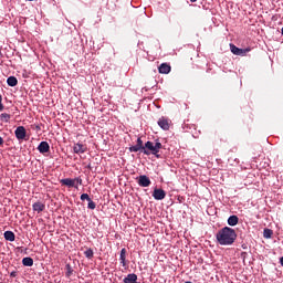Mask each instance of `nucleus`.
Returning <instances> with one entry per match:
<instances>
[{
  "mask_svg": "<svg viewBox=\"0 0 283 283\" xmlns=\"http://www.w3.org/2000/svg\"><path fill=\"white\" fill-rule=\"evenodd\" d=\"M216 238L218 244L221 247H231L238 239V233H235L234 229L224 227L217 232Z\"/></svg>",
  "mask_w": 283,
  "mask_h": 283,
  "instance_id": "1",
  "label": "nucleus"
},
{
  "mask_svg": "<svg viewBox=\"0 0 283 283\" xmlns=\"http://www.w3.org/2000/svg\"><path fill=\"white\" fill-rule=\"evenodd\" d=\"M163 149V144L156 140L154 142H146L144 145V150L142 154L145 156H155L156 158H160V150Z\"/></svg>",
  "mask_w": 283,
  "mask_h": 283,
  "instance_id": "2",
  "label": "nucleus"
},
{
  "mask_svg": "<svg viewBox=\"0 0 283 283\" xmlns=\"http://www.w3.org/2000/svg\"><path fill=\"white\" fill-rule=\"evenodd\" d=\"M60 184L64 187H69L70 189H72V187H74V189H78V186L83 185V179L81 177H76L74 179L64 178L60 180Z\"/></svg>",
  "mask_w": 283,
  "mask_h": 283,
  "instance_id": "3",
  "label": "nucleus"
},
{
  "mask_svg": "<svg viewBox=\"0 0 283 283\" xmlns=\"http://www.w3.org/2000/svg\"><path fill=\"white\" fill-rule=\"evenodd\" d=\"M144 149L145 145H143V138L140 137L137 138V144L135 146H130L128 148V150L134 154H136L137 151H140L143 154Z\"/></svg>",
  "mask_w": 283,
  "mask_h": 283,
  "instance_id": "4",
  "label": "nucleus"
},
{
  "mask_svg": "<svg viewBox=\"0 0 283 283\" xmlns=\"http://www.w3.org/2000/svg\"><path fill=\"white\" fill-rule=\"evenodd\" d=\"M230 50L232 52V54H235V56H244L247 54V52H250V49H240L238 46H235L234 44H230Z\"/></svg>",
  "mask_w": 283,
  "mask_h": 283,
  "instance_id": "5",
  "label": "nucleus"
},
{
  "mask_svg": "<svg viewBox=\"0 0 283 283\" xmlns=\"http://www.w3.org/2000/svg\"><path fill=\"white\" fill-rule=\"evenodd\" d=\"M27 134L28 132L23 126H18L17 129L14 130V135L18 140H25Z\"/></svg>",
  "mask_w": 283,
  "mask_h": 283,
  "instance_id": "6",
  "label": "nucleus"
},
{
  "mask_svg": "<svg viewBox=\"0 0 283 283\" xmlns=\"http://www.w3.org/2000/svg\"><path fill=\"white\" fill-rule=\"evenodd\" d=\"M170 120L167 117H160L157 122L158 126L164 129V132H169Z\"/></svg>",
  "mask_w": 283,
  "mask_h": 283,
  "instance_id": "7",
  "label": "nucleus"
},
{
  "mask_svg": "<svg viewBox=\"0 0 283 283\" xmlns=\"http://www.w3.org/2000/svg\"><path fill=\"white\" fill-rule=\"evenodd\" d=\"M137 182H138L139 187H149V185H151V179H149V177H147V175H140L137 178Z\"/></svg>",
  "mask_w": 283,
  "mask_h": 283,
  "instance_id": "8",
  "label": "nucleus"
},
{
  "mask_svg": "<svg viewBox=\"0 0 283 283\" xmlns=\"http://www.w3.org/2000/svg\"><path fill=\"white\" fill-rule=\"evenodd\" d=\"M166 197H167V192H165V190L160 188L154 189L153 198H155L156 200H165Z\"/></svg>",
  "mask_w": 283,
  "mask_h": 283,
  "instance_id": "9",
  "label": "nucleus"
},
{
  "mask_svg": "<svg viewBox=\"0 0 283 283\" xmlns=\"http://www.w3.org/2000/svg\"><path fill=\"white\" fill-rule=\"evenodd\" d=\"M73 151L74 154H85V151H87V146L77 143L73 146Z\"/></svg>",
  "mask_w": 283,
  "mask_h": 283,
  "instance_id": "10",
  "label": "nucleus"
},
{
  "mask_svg": "<svg viewBox=\"0 0 283 283\" xmlns=\"http://www.w3.org/2000/svg\"><path fill=\"white\" fill-rule=\"evenodd\" d=\"M159 74H169L171 72V65L167 63H161L158 67Z\"/></svg>",
  "mask_w": 283,
  "mask_h": 283,
  "instance_id": "11",
  "label": "nucleus"
},
{
  "mask_svg": "<svg viewBox=\"0 0 283 283\" xmlns=\"http://www.w3.org/2000/svg\"><path fill=\"white\" fill-rule=\"evenodd\" d=\"M38 151H40V154H48V151H50V144H48V142H41L38 146Z\"/></svg>",
  "mask_w": 283,
  "mask_h": 283,
  "instance_id": "12",
  "label": "nucleus"
},
{
  "mask_svg": "<svg viewBox=\"0 0 283 283\" xmlns=\"http://www.w3.org/2000/svg\"><path fill=\"white\" fill-rule=\"evenodd\" d=\"M119 262L122 266H127V250L125 248L120 250Z\"/></svg>",
  "mask_w": 283,
  "mask_h": 283,
  "instance_id": "13",
  "label": "nucleus"
},
{
  "mask_svg": "<svg viewBox=\"0 0 283 283\" xmlns=\"http://www.w3.org/2000/svg\"><path fill=\"white\" fill-rule=\"evenodd\" d=\"M33 211H36V213H41L42 211H45V206L43 202L38 201L32 205Z\"/></svg>",
  "mask_w": 283,
  "mask_h": 283,
  "instance_id": "14",
  "label": "nucleus"
},
{
  "mask_svg": "<svg viewBox=\"0 0 283 283\" xmlns=\"http://www.w3.org/2000/svg\"><path fill=\"white\" fill-rule=\"evenodd\" d=\"M240 222V218L238 216L232 214L228 218V224L229 227H235Z\"/></svg>",
  "mask_w": 283,
  "mask_h": 283,
  "instance_id": "15",
  "label": "nucleus"
},
{
  "mask_svg": "<svg viewBox=\"0 0 283 283\" xmlns=\"http://www.w3.org/2000/svg\"><path fill=\"white\" fill-rule=\"evenodd\" d=\"M15 235H14V232L8 230L4 232V240H7L8 242H14L15 240Z\"/></svg>",
  "mask_w": 283,
  "mask_h": 283,
  "instance_id": "16",
  "label": "nucleus"
},
{
  "mask_svg": "<svg viewBox=\"0 0 283 283\" xmlns=\"http://www.w3.org/2000/svg\"><path fill=\"white\" fill-rule=\"evenodd\" d=\"M7 84L9 85V87H17V85L19 84V80H17L14 76H9L7 78Z\"/></svg>",
  "mask_w": 283,
  "mask_h": 283,
  "instance_id": "17",
  "label": "nucleus"
},
{
  "mask_svg": "<svg viewBox=\"0 0 283 283\" xmlns=\"http://www.w3.org/2000/svg\"><path fill=\"white\" fill-rule=\"evenodd\" d=\"M23 266H34V259L25 256L22 259Z\"/></svg>",
  "mask_w": 283,
  "mask_h": 283,
  "instance_id": "18",
  "label": "nucleus"
},
{
  "mask_svg": "<svg viewBox=\"0 0 283 283\" xmlns=\"http://www.w3.org/2000/svg\"><path fill=\"white\" fill-rule=\"evenodd\" d=\"M10 118H11V116H10V114H8V113H2V114L0 115V120H1L2 123H10Z\"/></svg>",
  "mask_w": 283,
  "mask_h": 283,
  "instance_id": "19",
  "label": "nucleus"
},
{
  "mask_svg": "<svg viewBox=\"0 0 283 283\" xmlns=\"http://www.w3.org/2000/svg\"><path fill=\"white\" fill-rule=\"evenodd\" d=\"M271 235H273V230H271V229H264V231H263V238L269 239V238H271Z\"/></svg>",
  "mask_w": 283,
  "mask_h": 283,
  "instance_id": "20",
  "label": "nucleus"
},
{
  "mask_svg": "<svg viewBox=\"0 0 283 283\" xmlns=\"http://www.w3.org/2000/svg\"><path fill=\"white\" fill-rule=\"evenodd\" d=\"M85 258H88V260H91V258H94V251L92 249H88L84 252Z\"/></svg>",
  "mask_w": 283,
  "mask_h": 283,
  "instance_id": "21",
  "label": "nucleus"
},
{
  "mask_svg": "<svg viewBox=\"0 0 283 283\" xmlns=\"http://www.w3.org/2000/svg\"><path fill=\"white\" fill-rule=\"evenodd\" d=\"M66 277H71L74 270H72V266L70 264H66Z\"/></svg>",
  "mask_w": 283,
  "mask_h": 283,
  "instance_id": "22",
  "label": "nucleus"
},
{
  "mask_svg": "<svg viewBox=\"0 0 283 283\" xmlns=\"http://www.w3.org/2000/svg\"><path fill=\"white\" fill-rule=\"evenodd\" d=\"M88 209H92V210H94V209H96V202H94L92 199L91 200H88Z\"/></svg>",
  "mask_w": 283,
  "mask_h": 283,
  "instance_id": "23",
  "label": "nucleus"
},
{
  "mask_svg": "<svg viewBox=\"0 0 283 283\" xmlns=\"http://www.w3.org/2000/svg\"><path fill=\"white\" fill-rule=\"evenodd\" d=\"M81 200H87V202H88V200H92V198H90V195H87V193H82Z\"/></svg>",
  "mask_w": 283,
  "mask_h": 283,
  "instance_id": "24",
  "label": "nucleus"
},
{
  "mask_svg": "<svg viewBox=\"0 0 283 283\" xmlns=\"http://www.w3.org/2000/svg\"><path fill=\"white\" fill-rule=\"evenodd\" d=\"M3 97L0 95V112H3Z\"/></svg>",
  "mask_w": 283,
  "mask_h": 283,
  "instance_id": "25",
  "label": "nucleus"
},
{
  "mask_svg": "<svg viewBox=\"0 0 283 283\" xmlns=\"http://www.w3.org/2000/svg\"><path fill=\"white\" fill-rule=\"evenodd\" d=\"M17 275H18V272H17V271H12V272L10 273V277H17Z\"/></svg>",
  "mask_w": 283,
  "mask_h": 283,
  "instance_id": "26",
  "label": "nucleus"
},
{
  "mask_svg": "<svg viewBox=\"0 0 283 283\" xmlns=\"http://www.w3.org/2000/svg\"><path fill=\"white\" fill-rule=\"evenodd\" d=\"M3 145V137H0V147Z\"/></svg>",
  "mask_w": 283,
  "mask_h": 283,
  "instance_id": "27",
  "label": "nucleus"
},
{
  "mask_svg": "<svg viewBox=\"0 0 283 283\" xmlns=\"http://www.w3.org/2000/svg\"><path fill=\"white\" fill-rule=\"evenodd\" d=\"M196 1H198V0H190L191 3H196Z\"/></svg>",
  "mask_w": 283,
  "mask_h": 283,
  "instance_id": "28",
  "label": "nucleus"
},
{
  "mask_svg": "<svg viewBox=\"0 0 283 283\" xmlns=\"http://www.w3.org/2000/svg\"><path fill=\"white\" fill-rule=\"evenodd\" d=\"M2 55V53H1V50H0V56Z\"/></svg>",
  "mask_w": 283,
  "mask_h": 283,
  "instance_id": "29",
  "label": "nucleus"
}]
</instances>
